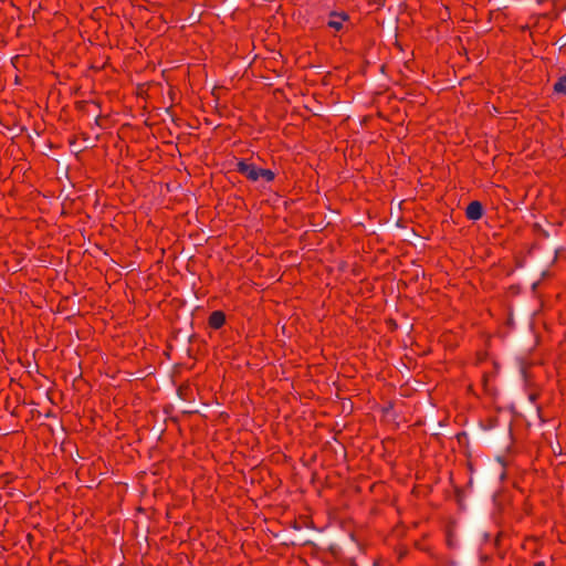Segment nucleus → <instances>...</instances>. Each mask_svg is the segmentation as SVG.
<instances>
[{
  "instance_id": "f257e3e1",
  "label": "nucleus",
  "mask_w": 566,
  "mask_h": 566,
  "mask_svg": "<svg viewBox=\"0 0 566 566\" xmlns=\"http://www.w3.org/2000/svg\"><path fill=\"white\" fill-rule=\"evenodd\" d=\"M237 168L240 174L244 175L250 180H252V181L259 180L260 168L256 167L254 164H251L248 161H239L237 165Z\"/></svg>"
},
{
  "instance_id": "f03ea898",
  "label": "nucleus",
  "mask_w": 566,
  "mask_h": 566,
  "mask_svg": "<svg viewBox=\"0 0 566 566\" xmlns=\"http://www.w3.org/2000/svg\"><path fill=\"white\" fill-rule=\"evenodd\" d=\"M346 21H347V15L345 13L332 12L329 15V19L327 21V25L335 31H340V30H343Z\"/></svg>"
},
{
  "instance_id": "7ed1b4c3",
  "label": "nucleus",
  "mask_w": 566,
  "mask_h": 566,
  "mask_svg": "<svg viewBox=\"0 0 566 566\" xmlns=\"http://www.w3.org/2000/svg\"><path fill=\"white\" fill-rule=\"evenodd\" d=\"M465 213H467L468 219L479 220L483 213L482 205L479 201H472L467 207Z\"/></svg>"
},
{
  "instance_id": "20e7f679",
  "label": "nucleus",
  "mask_w": 566,
  "mask_h": 566,
  "mask_svg": "<svg viewBox=\"0 0 566 566\" xmlns=\"http://www.w3.org/2000/svg\"><path fill=\"white\" fill-rule=\"evenodd\" d=\"M224 314L222 312L216 311L209 317V325L218 329L224 324Z\"/></svg>"
},
{
  "instance_id": "39448f33",
  "label": "nucleus",
  "mask_w": 566,
  "mask_h": 566,
  "mask_svg": "<svg viewBox=\"0 0 566 566\" xmlns=\"http://www.w3.org/2000/svg\"><path fill=\"white\" fill-rule=\"evenodd\" d=\"M264 179L265 181H272L274 179V172L270 169H262L259 170V179Z\"/></svg>"
},
{
  "instance_id": "423d86ee",
  "label": "nucleus",
  "mask_w": 566,
  "mask_h": 566,
  "mask_svg": "<svg viewBox=\"0 0 566 566\" xmlns=\"http://www.w3.org/2000/svg\"><path fill=\"white\" fill-rule=\"evenodd\" d=\"M554 90L557 92V93H563V94H566V77H562L559 78L555 85H554Z\"/></svg>"
}]
</instances>
